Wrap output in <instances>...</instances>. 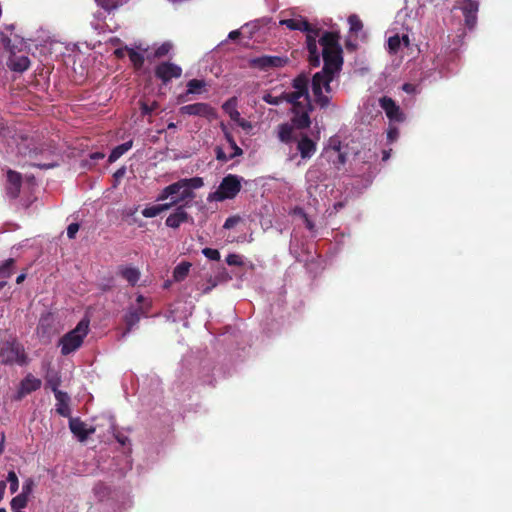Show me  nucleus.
I'll return each mask as SVG.
<instances>
[{
    "mask_svg": "<svg viewBox=\"0 0 512 512\" xmlns=\"http://www.w3.org/2000/svg\"><path fill=\"white\" fill-rule=\"evenodd\" d=\"M204 185L203 178H183L177 182H174L162 189L161 193L157 197L158 201H163L179 193L178 197L172 198L171 202L159 204L160 213L169 210L173 206L181 205L186 201L192 200L195 197L194 189H199Z\"/></svg>",
    "mask_w": 512,
    "mask_h": 512,
    "instance_id": "f257e3e1",
    "label": "nucleus"
},
{
    "mask_svg": "<svg viewBox=\"0 0 512 512\" xmlns=\"http://www.w3.org/2000/svg\"><path fill=\"white\" fill-rule=\"evenodd\" d=\"M0 362L4 365L25 366L29 362L24 346L12 336L0 341Z\"/></svg>",
    "mask_w": 512,
    "mask_h": 512,
    "instance_id": "f03ea898",
    "label": "nucleus"
},
{
    "mask_svg": "<svg viewBox=\"0 0 512 512\" xmlns=\"http://www.w3.org/2000/svg\"><path fill=\"white\" fill-rule=\"evenodd\" d=\"M89 324V319L83 318L73 330L60 338L59 346L61 347V354L63 356H67L81 347L84 338L89 332Z\"/></svg>",
    "mask_w": 512,
    "mask_h": 512,
    "instance_id": "7ed1b4c3",
    "label": "nucleus"
},
{
    "mask_svg": "<svg viewBox=\"0 0 512 512\" xmlns=\"http://www.w3.org/2000/svg\"><path fill=\"white\" fill-rule=\"evenodd\" d=\"M242 180V177L235 174L226 175L220 182L217 190L208 194L207 201L223 202L234 199L241 191Z\"/></svg>",
    "mask_w": 512,
    "mask_h": 512,
    "instance_id": "20e7f679",
    "label": "nucleus"
},
{
    "mask_svg": "<svg viewBox=\"0 0 512 512\" xmlns=\"http://www.w3.org/2000/svg\"><path fill=\"white\" fill-rule=\"evenodd\" d=\"M136 303V305H130L123 316V322L125 323V329L121 335L123 338L131 332L133 327L139 323L142 317H147L150 311L151 301L143 295L137 296Z\"/></svg>",
    "mask_w": 512,
    "mask_h": 512,
    "instance_id": "39448f33",
    "label": "nucleus"
},
{
    "mask_svg": "<svg viewBox=\"0 0 512 512\" xmlns=\"http://www.w3.org/2000/svg\"><path fill=\"white\" fill-rule=\"evenodd\" d=\"M179 113L182 115L205 118L209 122L213 121L218 116L216 109L212 107L209 103L205 102H197L181 106L179 108Z\"/></svg>",
    "mask_w": 512,
    "mask_h": 512,
    "instance_id": "423d86ee",
    "label": "nucleus"
},
{
    "mask_svg": "<svg viewBox=\"0 0 512 512\" xmlns=\"http://www.w3.org/2000/svg\"><path fill=\"white\" fill-rule=\"evenodd\" d=\"M288 61L287 57L262 55L249 59L248 64L251 68L267 72L272 69L284 67Z\"/></svg>",
    "mask_w": 512,
    "mask_h": 512,
    "instance_id": "0eeeda50",
    "label": "nucleus"
},
{
    "mask_svg": "<svg viewBox=\"0 0 512 512\" xmlns=\"http://www.w3.org/2000/svg\"><path fill=\"white\" fill-rule=\"evenodd\" d=\"M328 75L329 74L323 71L316 72L313 75L311 81L314 101L321 109H326L329 106L331 100V98L328 95L323 94V84Z\"/></svg>",
    "mask_w": 512,
    "mask_h": 512,
    "instance_id": "6e6552de",
    "label": "nucleus"
},
{
    "mask_svg": "<svg viewBox=\"0 0 512 512\" xmlns=\"http://www.w3.org/2000/svg\"><path fill=\"white\" fill-rule=\"evenodd\" d=\"M154 74L163 85H167L172 79H178L182 76V68L171 62H161L156 65Z\"/></svg>",
    "mask_w": 512,
    "mask_h": 512,
    "instance_id": "1a4fd4ad",
    "label": "nucleus"
},
{
    "mask_svg": "<svg viewBox=\"0 0 512 512\" xmlns=\"http://www.w3.org/2000/svg\"><path fill=\"white\" fill-rule=\"evenodd\" d=\"M324 66L321 71L330 74L337 75L343 65V50H334L326 53H322Z\"/></svg>",
    "mask_w": 512,
    "mask_h": 512,
    "instance_id": "9d476101",
    "label": "nucleus"
},
{
    "mask_svg": "<svg viewBox=\"0 0 512 512\" xmlns=\"http://www.w3.org/2000/svg\"><path fill=\"white\" fill-rule=\"evenodd\" d=\"M320 29L312 27L310 32H306V47L308 51V61L312 67L320 65V54L317 47V37L319 36Z\"/></svg>",
    "mask_w": 512,
    "mask_h": 512,
    "instance_id": "9b49d317",
    "label": "nucleus"
},
{
    "mask_svg": "<svg viewBox=\"0 0 512 512\" xmlns=\"http://www.w3.org/2000/svg\"><path fill=\"white\" fill-rule=\"evenodd\" d=\"M187 206L188 201H186L184 204L178 205L175 211L166 218V226L177 229L183 223L193 222V218L185 210Z\"/></svg>",
    "mask_w": 512,
    "mask_h": 512,
    "instance_id": "f8f14e48",
    "label": "nucleus"
},
{
    "mask_svg": "<svg viewBox=\"0 0 512 512\" xmlns=\"http://www.w3.org/2000/svg\"><path fill=\"white\" fill-rule=\"evenodd\" d=\"M379 104L391 121L403 122L405 120L404 113L392 98L383 96L379 99Z\"/></svg>",
    "mask_w": 512,
    "mask_h": 512,
    "instance_id": "ddd939ff",
    "label": "nucleus"
},
{
    "mask_svg": "<svg viewBox=\"0 0 512 512\" xmlns=\"http://www.w3.org/2000/svg\"><path fill=\"white\" fill-rule=\"evenodd\" d=\"M42 381L31 373L27 374L20 382L19 389L17 391V399L23 398L25 395L37 391L41 388Z\"/></svg>",
    "mask_w": 512,
    "mask_h": 512,
    "instance_id": "4468645a",
    "label": "nucleus"
},
{
    "mask_svg": "<svg viewBox=\"0 0 512 512\" xmlns=\"http://www.w3.org/2000/svg\"><path fill=\"white\" fill-rule=\"evenodd\" d=\"M21 185V174L13 170H8L6 193L11 199H16L19 196Z\"/></svg>",
    "mask_w": 512,
    "mask_h": 512,
    "instance_id": "2eb2a0df",
    "label": "nucleus"
},
{
    "mask_svg": "<svg viewBox=\"0 0 512 512\" xmlns=\"http://www.w3.org/2000/svg\"><path fill=\"white\" fill-rule=\"evenodd\" d=\"M340 35L335 31H326L319 39L320 45L323 47L322 53L342 49L340 43Z\"/></svg>",
    "mask_w": 512,
    "mask_h": 512,
    "instance_id": "dca6fc26",
    "label": "nucleus"
},
{
    "mask_svg": "<svg viewBox=\"0 0 512 512\" xmlns=\"http://www.w3.org/2000/svg\"><path fill=\"white\" fill-rule=\"evenodd\" d=\"M297 150L303 160L310 159L317 150V144L308 135L303 134L297 142Z\"/></svg>",
    "mask_w": 512,
    "mask_h": 512,
    "instance_id": "f3484780",
    "label": "nucleus"
},
{
    "mask_svg": "<svg viewBox=\"0 0 512 512\" xmlns=\"http://www.w3.org/2000/svg\"><path fill=\"white\" fill-rule=\"evenodd\" d=\"M69 428L79 441H85L88 436L94 433L95 428H87V425L80 418H70Z\"/></svg>",
    "mask_w": 512,
    "mask_h": 512,
    "instance_id": "a211bd4d",
    "label": "nucleus"
},
{
    "mask_svg": "<svg viewBox=\"0 0 512 512\" xmlns=\"http://www.w3.org/2000/svg\"><path fill=\"white\" fill-rule=\"evenodd\" d=\"M292 87L303 95V98L307 102V105L309 106L310 110H313V106L311 104V99L309 95V78L305 73L299 74L297 77H295L292 81Z\"/></svg>",
    "mask_w": 512,
    "mask_h": 512,
    "instance_id": "6ab92c4d",
    "label": "nucleus"
},
{
    "mask_svg": "<svg viewBox=\"0 0 512 512\" xmlns=\"http://www.w3.org/2000/svg\"><path fill=\"white\" fill-rule=\"evenodd\" d=\"M461 9L464 15L466 26L470 29L474 28L477 22V12L479 9L478 3L473 0H467L464 2Z\"/></svg>",
    "mask_w": 512,
    "mask_h": 512,
    "instance_id": "aec40b11",
    "label": "nucleus"
},
{
    "mask_svg": "<svg viewBox=\"0 0 512 512\" xmlns=\"http://www.w3.org/2000/svg\"><path fill=\"white\" fill-rule=\"evenodd\" d=\"M46 372L44 375L46 388H50L53 393L59 392V386L62 383L60 373L51 367L50 363L45 364Z\"/></svg>",
    "mask_w": 512,
    "mask_h": 512,
    "instance_id": "412c9836",
    "label": "nucleus"
},
{
    "mask_svg": "<svg viewBox=\"0 0 512 512\" xmlns=\"http://www.w3.org/2000/svg\"><path fill=\"white\" fill-rule=\"evenodd\" d=\"M310 111L311 110H310L309 106L307 105V103L305 105H303V108H300L297 110H292V112L294 113L292 122L298 129H305L310 126V124H311V120L309 117Z\"/></svg>",
    "mask_w": 512,
    "mask_h": 512,
    "instance_id": "4be33fe9",
    "label": "nucleus"
},
{
    "mask_svg": "<svg viewBox=\"0 0 512 512\" xmlns=\"http://www.w3.org/2000/svg\"><path fill=\"white\" fill-rule=\"evenodd\" d=\"M56 399V412L63 417H70V397L68 393L59 391L54 393Z\"/></svg>",
    "mask_w": 512,
    "mask_h": 512,
    "instance_id": "5701e85b",
    "label": "nucleus"
},
{
    "mask_svg": "<svg viewBox=\"0 0 512 512\" xmlns=\"http://www.w3.org/2000/svg\"><path fill=\"white\" fill-rule=\"evenodd\" d=\"M325 155L338 170L346 163V154L341 152L340 145L327 148L325 150Z\"/></svg>",
    "mask_w": 512,
    "mask_h": 512,
    "instance_id": "b1692460",
    "label": "nucleus"
},
{
    "mask_svg": "<svg viewBox=\"0 0 512 512\" xmlns=\"http://www.w3.org/2000/svg\"><path fill=\"white\" fill-rule=\"evenodd\" d=\"M280 24L286 26L290 30H299L303 32H310L312 30L311 24L303 18H291L280 21Z\"/></svg>",
    "mask_w": 512,
    "mask_h": 512,
    "instance_id": "393cba45",
    "label": "nucleus"
},
{
    "mask_svg": "<svg viewBox=\"0 0 512 512\" xmlns=\"http://www.w3.org/2000/svg\"><path fill=\"white\" fill-rule=\"evenodd\" d=\"M7 65L12 71L24 72L29 68L30 60L27 56H11Z\"/></svg>",
    "mask_w": 512,
    "mask_h": 512,
    "instance_id": "a878e982",
    "label": "nucleus"
},
{
    "mask_svg": "<svg viewBox=\"0 0 512 512\" xmlns=\"http://www.w3.org/2000/svg\"><path fill=\"white\" fill-rule=\"evenodd\" d=\"M118 273L132 286L136 285L140 279V271L135 267L120 266Z\"/></svg>",
    "mask_w": 512,
    "mask_h": 512,
    "instance_id": "bb28decb",
    "label": "nucleus"
},
{
    "mask_svg": "<svg viewBox=\"0 0 512 512\" xmlns=\"http://www.w3.org/2000/svg\"><path fill=\"white\" fill-rule=\"evenodd\" d=\"M205 86V82L203 80L198 79H192L188 81L187 83V91L185 94L180 95L178 97L179 102H185L187 101L186 96L188 94H197L200 93V89H202Z\"/></svg>",
    "mask_w": 512,
    "mask_h": 512,
    "instance_id": "cd10ccee",
    "label": "nucleus"
},
{
    "mask_svg": "<svg viewBox=\"0 0 512 512\" xmlns=\"http://www.w3.org/2000/svg\"><path fill=\"white\" fill-rule=\"evenodd\" d=\"M221 130L224 133L226 141L229 143L233 152L229 155V158H234L236 156H241L243 154V150L237 145L233 135L229 132L227 127L222 123Z\"/></svg>",
    "mask_w": 512,
    "mask_h": 512,
    "instance_id": "c85d7f7f",
    "label": "nucleus"
},
{
    "mask_svg": "<svg viewBox=\"0 0 512 512\" xmlns=\"http://www.w3.org/2000/svg\"><path fill=\"white\" fill-rule=\"evenodd\" d=\"M278 138L282 143L288 144L293 140V126L289 123L278 125Z\"/></svg>",
    "mask_w": 512,
    "mask_h": 512,
    "instance_id": "c756f323",
    "label": "nucleus"
},
{
    "mask_svg": "<svg viewBox=\"0 0 512 512\" xmlns=\"http://www.w3.org/2000/svg\"><path fill=\"white\" fill-rule=\"evenodd\" d=\"M133 146V141L130 140V141H127L125 143H122L118 146H116L115 148H113V150L111 151L109 157H108V161L110 163L112 162H115L116 160H118L123 154H125L128 150H130Z\"/></svg>",
    "mask_w": 512,
    "mask_h": 512,
    "instance_id": "7c9ffc66",
    "label": "nucleus"
},
{
    "mask_svg": "<svg viewBox=\"0 0 512 512\" xmlns=\"http://www.w3.org/2000/svg\"><path fill=\"white\" fill-rule=\"evenodd\" d=\"M191 263L183 261L179 263L173 270V278L175 281H183L189 274Z\"/></svg>",
    "mask_w": 512,
    "mask_h": 512,
    "instance_id": "2f4dec72",
    "label": "nucleus"
},
{
    "mask_svg": "<svg viewBox=\"0 0 512 512\" xmlns=\"http://www.w3.org/2000/svg\"><path fill=\"white\" fill-rule=\"evenodd\" d=\"M222 107L232 121L236 122L241 117L240 112L236 109V98L229 99Z\"/></svg>",
    "mask_w": 512,
    "mask_h": 512,
    "instance_id": "473e14b6",
    "label": "nucleus"
},
{
    "mask_svg": "<svg viewBox=\"0 0 512 512\" xmlns=\"http://www.w3.org/2000/svg\"><path fill=\"white\" fill-rule=\"evenodd\" d=\"M303 95L298 93L297 91L290 92V93H283V101H286L290 104H292V110H297L300 108H303V104L299 101L300 98H302Z\"/></svg>",
    "mask_w": 512,
    "mask_h": 512,
    "instance_id": "72a5a7b5",
    "label": "nucleus"
},
{
    "mask_svg": "<svg viewBox=\"0 0 512 512\" xmlns=\"http://www.w3.org/2000/svg\"><path fill=\"white\" fill-rule=\"evenodd\" d=\"M127 53L134 69L140 70L145 62L144 56L132 48L127 49Z\"/></svg>",
    "mask_w": 512,
    "mask_h": 512,
    "instance_id": "f704fd0d",
    "label": "nucleus"
},
{
    "mask_svg": "<svg viewBox=\"0 0 512 512\" xmlns=\"http://www.w3.org/2000/svg\"><path fill=\"white\" fill-rule=\"evenodd\" d=\"M28 499L29 497L22 493L12 498L10 502L12 511L18 512V510L25 508L28 504Z\"/></svg>",
    "mask_w": 512,
    "mask_h": 512,
    "instance_id": "c9c22d12",
    "label": "nucleus"
},
{
    "mask_svg": "<svg viewBox=\"0 0 512 512\" xmlns=\"http://www.w3.org/2000/svg\"><path fill=\"white\" fill-rule=\"evenodd\" d=\"M104 10L110 12L122 6L128 0H95Z\"/></svg>",
    "mask_w": 512,
    "mask_h": 512,
    "instance_id": "e433bc0d",
    "label": "nucleus"
},
{
    "mask_svg": "<svg viewBox=\"0 0 512 512\" xmlns=\"http://www.w3.org/2000/svg\"><path fill=\"white\" fill-rule=\"evenodd\" d=\"M15 260L13 258H9L0 266V276L3 278H8L13 273Z\"/></svg>",
    "mask_w": 512,
    "mask_h": 512,
    "instance_id": "4c0bfd02",
    "label": "nucleus"
},
{
    "mask_svg": "<svg viewBox=\"0 0 512 512\" xmlns=\"http://www.w3.org/2000/svg\"><path fill=\"white\" fill-rule=\"evenodd\" d=\"M348 23L350 25V31L357 33L363 28L362 21L355 14L348 17Z\"/></svg>",
    "mask_w": 512,
    "mask_h": 512,
    "instance_id": "58836bf2",
    "label": "nucleus"
},
{
    "mask_svg": "<svg viewBox=\"0 0 512 512\" xmlns=\"http://www.w3.org/2000/svg\"><path fill=\"white\" fill-rule=\"evenodd\" d=\"M388 50L389 53L395 54L400 48L401 45V38L399 35H394L388 38Z\"/></svg>",
    "mask_w": 512,
    "mask_h": 512,
    "instance_id": "ea45409f",
    "label": "nucleus"
},
{
    "mask_svg": "<svg viewBox=\"0 0 512 512\" xmlns=\"http://www.w3.org/2000/svg\"><path fill=\"white\" fill-rule=\"evenodd\" d=\"M7 481L9 482V489L12 494L17 492L19 488V480L14 471H9L7 476Z\"/></svg>",
    "mask_w": 512,
    "mask_h": 512,
    "instance_id": "a19ab883",
    "label": "nucleus"
},
{
    "mask_svg": "<svg viewBox=\"0 0 512 512\" xmlns=\"http://www.w3.org/2000/svg\"><path fill=\"white\" fill-rule=\"evenodd\" d=\"M172 49V44L170 42H164L154 51L155 58H162L166 56L170 50Z\"/></svg>",
    "mask_w": 512,
    "mask_h": 512,
    "instance_id": "79ce46f5",
    "label": "nucleus"
},
{
    "mask_svg": "<svg viewBox=\"0 0 512 512\" xmlns=\"http://www.w3.org/2000/svg\"><path fill=\"white\" fill-rule=\"evenodd\" d=\"M263 101L270 105H279L283 101V93L280 96H273L270 93H266L262 97Z\"/></svg>",
    "mask_w": 512,
    "mask_h": 512,
    "instance_id": "37998d69",
    "label": "nucleus"
},
{
    "mask_svg": "<svg viewBox=\"0 0 512 512\" xmlns=\"http://www.w3.org/2000/svg\"><path fill=\"white\" fill-rule=\"evenodd\" d=\"M160 214L159 205L146 207L142 210V215L146 218L156 217Z\"/></svg>",
    "mask_w": 512,
    "mask_h": 512,
    "instance_id": "c03bdc74",
    "label": "nucleus"
},
{
    "mask_svg": "<svg viewBox=\"0 0 512 512\" xmlns=\"http://www.w3.org/2000/svg\"><path fill=\"white\" fill-rule=\"evenodd\" d=\"M202 253L205 257H207L210 260L218 261L220 259V253L217 249L213 248H204L202 250Z\"/></svg>",
    "mask_w": 512,
    "mask_h": 512,
    "instance_id": "a18cd8bd",
    "label": "nucleus"
},
{
    "mask_svg": "<svg viewBox=\"0 0 512 512\" xmlns=\"http://www.w3.org/2000/svg\"><path fill=\"white\" fill-rule=\"evenodd\" d=\"M241 221V217L238 215L230 216L226 219L224 222L223 228L224 229H232L234 228L239 222Z\"/></svg>",
    "mask_w": 512,
    "mask_h": 512,
    "instance_id": "49530a36",
    "label": "nucleus"
},
{
    "mask_svg": "<svg viewBox=\"0 0 512 512\" xmlns=\"http://www.w3.org/2000/svg\"><path fill=\"white\" fill-rule=\"evenodd\" d=\"M157 107V102H153L151 105H148L145 102H140V110L142 115H150Z\"/></svg>",
    "mask_w": 512,
    "mask_h": 512,
    "instance_id": "de8ad7c7",
    "label": "nucleus"
},
{
    "mask_svg": "<svg viewBox=\"0 0 512 512\" xmlns=\"http://www.w3.org/2000/svg\"><path fill=\"white\" fill-rule=\"evenodd\" d=\"M33 488H34V481L32 478H28L23 483L21 493L29 497L33 491Z\"/></svg>",
    "mask_w": 512,
    "mask_h": 512,
    "instance_id": "09e8293b",
    "label": "nucleus"
},
{
    "mask_svg": "<svg viewBox=\"0 0 512 512\" xmlns=\"http://www.w3.org/2000/svg\"><path fill=\"white\" fill-rule=\"evenodd\" d=\"M226 262L230 266H241V265H243V261H242L241 257L239 255H237V254H229L226 257Z\"/></svg>",
    "mask_w": 512,
    "mask_h": 512,
    "instance_id": "8fccbe9b",
    "label": "nucleus"
},
{
    "mask_svg": "<svg viewBox=\"0 0 512 512\" xmlns=\"http://www.w3.org/2000/svg\"><path fill=\"white\" fill-rule=\"evenodd\" d=\"M80 225L78 223H71L67 227V237L69 239H74L76 237L77 232L79 231Z\"/></svg>",
    "mask_w": 512,
    "mask_h": 512,
    "instance_id": "3c124183",
    "label": "nucleus"
},
{
    "mask_svg": "<svg viewBox=\"0 0 512 512\" xmlns=\"http://www.w3.org/2000/svg\"><path fill=\"white\" fill-rule=\"evenodd\" d=\"M215 152H216V159L218 161L227 162L228 160L232 159V158H229V156H227L225 154V152L223 151V149L221 147H216Z\"/></svg>",
    "mask_w": 512,
    "mask_h": 512,
    "instance_id": "603ef678",
    "label": "nucleus"
},
{
    "mask_svg": "<svg viewBox=\"0 0 512 512\" xmlns=\"http://www.w3.org/2000/svg\"><path fill=\"white\" fill-rule=\"evenodd\" d=\"M399 131L396 127H390L387 132V138L390 142H393L397 139Z\"/></svg>",
    "mask_w": 512,
    "mask_h": 512,
    "instance_id": "864d4df0",
    "label": "nucleus"
},
{
    "mask_svg": "<svg viewBox=\"0 0 512 512\" xmlns=\"http://www.w3.org/2000/svg\"><path fill=\"white\" fill-rule=\"evenodd\" d=\"M336 75H328V77L326 78L324 84H323V89L325 90L326 93H330L332 91L331 89V82L334 80Z\"/></svg>",
    "mask_w": 512,
    "mask_h": 512,
    "instance_id": "5fc2aeb1",
    "label": "nucleus"
},
{
    "mask_svg": "<svg viewBox=\"0 0 512 512\" xmlns=\"http://www.w3.org/2000/svg\"><path fill=\"white\" fill-rule=\"evenodd\" d=\"M236 123L241 127L243 128L244 130H250L252 128V124L247 121L246 119L244 118H239L238 121H236Z\"/></svg>",
    "mask_w": 512,
    "mask_h": 512,
    "instance_id": "6e6d98bb",
    "label": "nucleus"
},
{
    "mask_svg": "<svg viewBox=\"0 0 512 512\" xmlns=\"http://www.w3.org/2000/svg\"><path fill=\"white\" fill-rule=\"evenodd\" d=\"M0 42L3 44V46L8 49L9 51L12 52V49L10 47V44H11V40L8 36L4 35V34H1L0 35Z\"/></svg>",
    "mask_w": 512,
    "mask_h": 512,
    "instance_id": "4d7b16f0",
    "label": "nucleus"
},
{
    "mask_svg": "<svg viewBox=\"0 0 512 512\" xmlns=\"http://www.w3.org/2000/svg\"><path fill=\"white\" fill-rule=\"evenodd\" d=\"M217 285V282L215 280H213L212 278L209 279V285L206 286L204 289H203V293L204 294H207L209 293L214 287H216Z\"/></svg>",
    "mask_w": 512,
    "mask_h": 512,
    "instance_id": "13d9d810",
    "label": "nucleus"
},
{
    "mask_svg": "<svg viewBox=\"0 0 512 512\" xmlns=\"http://www.w3.org/2000/svg\"><path fill=\"white\" fill-rule=\"evenodd\" d=\"M127 49H129L128 47H125V48H118L114 51V55L121 59L125 56V52H127Z\"/></svg>",
    "mask_w": 512,
    "mask_h": 512,
    "instance_id": "bf43d9fd",
    "label": "nucleus"
},
{
    "mask_svg": "<svg viewBox=\"0 0 512 512\" xmlns=\"http://www.w3.org/2000/svg\"><path fill=\"white\" fill-rule=\"evenodd\" d=\"M36 167L41 169H50L56 166V163H36L34 164Z\"/></svg>",
    "mask_w": 512,
    "mask_h": 512,
    "instance_id": "052dcab7",
    "label": "nucleus"
},
{
    "mask_svg": "<svg viewBox=\"0 0 512 512\" xmlns=\"http://www.w3.org/2000/svg\"><path fill=\"white\" fill-rule=\"evenodd\" d=\"M125 173H126V169H125V167H122V168L118 169V170L114 173V175H113V176H114V178H115V179H117V180H118V179H120V178L124 177Z\"/></svg>",
    "mask_w": 512,
    "mask_h": 512,
    "instance_id": "680f3d73",
    "label": "nucleus"
},
{
    "mask_svg": "<svg viewBox=\"0 0 512 512\" xmlns=\"http://www.w3.org/2000/svg\"><path fill=\"white\" fill-rule=\"evenodd\" d=\"M402 89L407 93H413L415 91V86L410 83H405Z\"/></svg>",
    "mask_w": 512,
    "mask_h": 512,
    "instance_id": "e2e57ef3",
    "label": "nucleus"
},
{
    "mask_svg": "<svg viewBox=\"0 0 512 512\" xmlns=\"http://www.w3.org/2000/svg\"><path fill=\"white\" fill-rule=\"evenodd\" d=\"M6 487H7L6 482L5 481H0V502L4 498Z\"/></svg>",
    "mask_w": 512,
    "mask_h": 512,
    "instance_id": "0e129e2a",
    "label": "nucleus"
},
{
    "mask_svg": "<svg viewBox=\"0 0 512 512\" xmlns=\"http://www.w3.org/2000/svg\"><path fill=\"white\" fill-rule=\"evenodd\" d=\"M241 35V32L239 30H233L229 33L228 38L230 40H236Z\"/></svg>",
    "mask_w": 512,
    "mask_h": 512,
    "instance_id": "69168bd1",
    "label": "nucleus"
},
{
    "mask_svg": "<svg viewBox=\"0 0 512 512\" xmlns=\"http://www.w3.org/2000/svg\"><path fill=\"white\" fill-rule=\"evenodd\" d=\"M25 278H26V275L23 274V273L18 275L17 278H16V283L17 284H21L25 280Z\"/></svg>",
    "mask_w": 512,
    "mask_h": 512,
    "instance_id": "338daca9",
    "label": "nucleus"
},
{
    "mask_svg": "<svg viewBox=\"0 0 512 512\" xmlns=\"http://www.w3.org/2000/svg\"><path fill=\"white\" fill-rule=\"evenodd\" d=\"M401 41H403V42H404V44H405L406 46H408V45H409V37H408V35H404V36L402 37Z\"/></svg>",
    "mask_w": 512,
    "mask_h": 512,
    "instance_id": "774afa93",
    "label": "nucleus"
}]
</instances>
